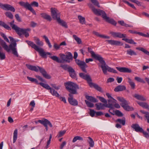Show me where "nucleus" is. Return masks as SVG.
<instances>
[{"label":"nucleus","instance_id":"56","mask_svg":"<svg viewBox=\"0 0 149 149\" xmlns=\"http://www.w3.org/2000/svg\"><path fill=\"white\" fill-rule=\"evenodd\" d=\"M115 114L116 116L121 117L123 116V114L122 113L118 110H116L115 111Z\"/></svg>","mask_w":149,"mask_h":149},{"label":"nucleus","instance_id":"62","mask_svg":"<svg viewBox=\"0 0 149 149\" xmlns=\"http://www.w3.org/2000/svg\"><path fill=\"white\" fill-rule=\"evenodd\" d=\"M31 6H33L35 7H37L38 6V3L36 1H33L30 4Z\"/></svg>","mask_w":149,"mask_h":149},{"label":"nucleus","instance_id":"48","mask_svg":"<svg viewBox=\"0 0 149 149\" xmlns=\"http://www.w3.org/2000/svg\"><path fill=\"white\" fill-rule=\"evenodd\" d=\"M27 78L29 81L31 82H35L36 84H39L38 81L36 79L29 77H27Z\"/></svg>","mask_w":149,"mask_h":149},{"label":"nucleus","instance_id":"39","mask_svg":"<svg viewBox=\"0 0 149 149\" xmlns=\"http://www.w3.org/2000/svg\"><path fill=\"white\" fill-rule=\"evenodd\" d=\"M35 40L36 43L38 46H41L43 45V42L42 41L40 40L39 38H35Z\"/></svg>","mask_w":149,"mask_h":149},{"label":"nucleus","instance_id":"49","mask_svg":"<svg viewBox=\"0 0 149 149\" xmlns=\"http://www.w3.org/2000/svg\"><path fill=\"white\" fill-rule=\"evenodd\" d=\"M128 104H127V105L123 106L122 107L124 109L127 111H131L132 110V108L130 107L128 105Z\"/></svg>","mask_w":149,"mask_h":149},{"label":"nucleus","instance_id":"45","mask_svg":"<svg viewBox=\"0 0 149 149\" xmlns=\"http://www.w3.org/2000/svg\"><path fill=\"white\" fill-rule=\"evenodd\" d=\"M88 138L89 140V141H88L89 146L91 147H93L94 145V141L93 140V139L90 137H88Z\"/></svg>","mask_w":149,"mask_h":149},{"label":"nucleus","instance_id":"6","mask_svg":"<svg viewBox=\"0 0 149 149\" xmlns=\"http://www.w3.org/2000/svg\"><path fill=\"white\" fill-rule=\"evenodd\" d=\"M14 21H13L10 22V24L12 29L15 30L18 35L21 36L22 34H24L26 37L29 36V35L28 32L30 31V29L20 28L14 24Z\"/></svg>","mask_w":149,"mask_h":149},{"label":"nucleus","instance_id":"16","mask_svg":"<svg viewBox=\"0 0 149 149\" xmlns=\"http://www.w3.org/2000/svg\"><path fill=\"white\" fill-rule=\"evenodd\" d=\"M112 99L110 98L108 100V104L107 103L106 105V107L111 108L112 109H113V104L114 103H115L116 100L114 99L113 97H112Z\"/></svg>","mask_w":149,"mask_h":149},{"label":"nucleus","instance_id":"13","mask_svg":"<svg viewBox=\"0 0 149 149\" xmlns=\"http://www.w3.org/2000/svg\"><path fill=\"white\" fill-rule=\"evenodd\" d=\"M88 52L90 53L91 56L94 58L96 60L98 61H99L102 59V57L99 54H95L94 52L92 50V49L89 47L87 48Z\"/></svg>","mask_w":149,"mask_h":149},{"label":"nucleus","instance_id":"26","mask_svg":"<svg viewBox=\"0 0 149 149\" xmlns=\"http://www.w3.org/2000/svg\"><path fill=\"white\" fill-rule=\"evenodd\" d=\"M12 44H10L9 45V47L10 48V50L11 49L12 52L13 54L16 57H18V54L17 51V49L15 47H12Z\"/></svg>","mask_w":149,"mask_h":149},{"label":"nucleus","instance_id":"41","mask_svg":"<svg viewBox=\"0 0 149 149\" xmlns=\"http://www.w3.org/2000/svg\"><path fill=\"white\" fill-rule=\"evenodd\" d=\"M116 122H118L123 125H124L125 123V119L124 117H123L122 119H118L116 120Z\"/></svg>","mask_w":149,"mask_h":149},{"label":"nucleus","instance_id":"23","mask_svg":"<svg viewBox=\"0 0 149 149\" xmlns=\"http://www.w3.org/2000/svg\"><path fill=\"white\" fill-rule=\"evenodd\" d=\"M117 99L121 102L120 105L122 107L123 106H124L127 105V104H129L128 102L123 97H118Z\"/></svg>","mask_w":149,"mask_h":149},{"label":"nucleus","instance_id":"63","mask_svg":"<svg viewBox=\"0 0 149 149\" xmlns=\"http://www.w3.org/2000/svg\"><path fill=\"white\" fill-rule=\"evenodd\" d=\"M15 17L17 20L19 22H21V19L18 14H16Z\"/></svg>","mask_w":149,"mask_h":149},{"label":"nucleus","instance_id":"11","mask_svg":"<svg viewBox=\"0 0 149 149\" xmlns=\"http://www.w3.org/2000/svg\"><path fill=\"white\" fill-rule=\"evenodd\" d=\"M76 63L79 66L82 70L85 73L87 72L86 68L88 67L86 63L84 61H82L78 59L75 60Z\"/></svg>","mask_w":149,"mask_h":149},{"label":"nucleus","instance_id":"30","mask_svg":"<svg viewBox=\"0 0 149 149\" xmlns=\"http://www.w3.org/2000/svg\"><path fill=\"white\" fill-rule=\"evenodd\" d=\"M86 98L87 100L93 102H97L98 101V100L92 96L86 95Z\"/></svg>","mask_w":149,"mask_h":149},{"label":"nucleus","instance_id":"44","mask_svg":"<svg viewBox=\"0 0 149 149\" xmlns=\"http://www.w3.org/2000/svg\"><path fill=\"white\" fill-rule=\"evenodd\" d=\"M61 67H62L65 70H67L68 71H69V69L72 68L70 66L66 64H61Z\"/></svg>","mask_w":149,"mask_h":149},{"label":"nucleus","instance_id":"43","mask_svg":"<svg viewBox=\"0 0 149 149\" xmlns=\"http://www.w3.org/2000/svg\"><path fill=\"white\" fill-rule=\"evenodd\" d=\"M0 25L3 27H4L5 29H6L8 30H10L11 28L7 25L5 23L2 22H0Z\"/></svg>","mask_w":149,"mask_h":149},{"label":"nucleus","instance_id":"12","mask_svg":"<svg viewBox=\"0 0 149 149\" xmlns=\"http://www.w3.org/2000/svg\"><path fill=\"white\" fill-rule=\"evenodd\" d=\"M0 7L5 10H10L13 12L15 11L14 8L10 5L7 4H3L0 2Z\"/></svg>","mask_w":149,"mask_h":149},{"label":"nucleus","instance_id":"53","mask_svg":"<svg viewBox=\"0 0 149 149\" xmlns=\"http://www.w3.org/2000/svg\"><path fill=\"white\" fill-rule=\"evenodd\" d=\"M6 16L11 19H12L13 18V15L9 12H7L5 13Z\"/></svg>","mask_w":149,"mask_h":149},{"label":"nucleus","instance_id":"1","mask_svg":"<svg viewBox=\"0 0 149 149\" xmlns=\"http://www.w3.org/2000/svg\"><path fill=\"white\" fill-rule=\"evenodd\" d=\"M88 5L95 14L101 16L103 18L106 22L114 26H116L117 24L116 22L113 19L107 17L106 13L104 11L95 8L93 5L91 3H88Z\"/></svg>","mask_w":149,"mask_h":149},{"label":"nucleus","instance_id":"33","mask_svg":"<svg viewBox=\"0 0 149 149\" xmlns=\"http://www.w3.org/2000/svg\"><path fill=\"white\" fill-rule=\"evenodd\" d=\"M122 40L125 41L126 42L131 44H136V42H134L132 39H129L127 38H123L122 39Z\"/></svg>","mask_w":149,"mask_h":149},{"label":"nucleus","instance_id":"14","mask_svg":"<svg viewBox=\"0 0 149 149\" xmlns=\"http://www.w3.org/2000/svg\"><path fill=\"white\" fill-rule=\"evenodd\" d=\"M110 33L114 38H124L126 37V35L118 32H114L111 31Z\"/></svg>","mask_w":149,"mask_h":149},{"label":"nucleus","instance_id":"42","mask_svg":"<svg viewBox=\"0 0 149 149\" xmlns=\"http://www.w3.org/2000/svg\"><path fill=\"white\" fill-rule=\"evenodd\" d=\"M127 79H128V81L131 88L133 89H134L135 87V83L132 81V80L130 78L128 77Z\"/></svg>","mask_w":149,"mask_h":149},{"label":"nucleus","instance_id":"57","mask_svg":"<svg viewBox=\"0 0 149 149\" xmlns=\"http://www.w3.org/2000/svg\"><path fill=\"white\" fill-rule=\"evenodd\" d=\"M1 35L3 37L4 40L6 41L7 42L9 43L10 41L8 38H7L6 36L3 33H0Z\"/></svg>","mask_w":149,"mask_h":149},{"label":"nucleus","instance_id":"22","mask_svg":"<svg viewBox=\"0 0 149 149\" xmlns=\"http://www.w3.org/2000/svg\"><path fill=\"white\" fill-rule=\"evenodd\" d=\"M68 72H69L70 76L71 78L73 79L76 78V72L72 67L69 69Z\"/></svg>","mask_w":149,"mask_h":149},{"label":"nucleus","instance_id":"36","mask_svg":"<svg viewBox=\"0 0 149 149\" xmlns=\"http://www.w3.org/2000/svg\"><path fill=\"white\" fill-rule=\"evenodd\" d=\"M2 48L0 47V59L1 60L4 59L6 58L5 54L2 52Z\"/></svg>","mask_w":149,"mask_h":149},{"label":"nucleus","instance_id":"51","mask_svg":"<svg viewBox=\"0 0 149 149\" xmlns=\"http://www.w3.org/2000/svg\"><path fill=\"white\" fill-rule=\"evenodd\" d=\"M91 2L95 6H97L98 8H100V6L99 3L97 0H90Z\"/></svg>","mask_w":149,"mask_h":149},{"label":"nucleus","instance_id":"60","mask_svg":"<svg viewBox=\"0 0 149 149\" xmlns=\"http://www.w3.org/2000/svg\"><path fill=\"white\" fill-rule=\"evenodd\" d=\"M104 113L102 111H99L96 112V114L95 115V117H97V116H101L104 115Z\"/></svg>","mask_w":149,"mask_h":149},{"label":"nucleus","instance_id":"61","mask_svg":"<svg viewBox=\"0 0 149 149\" xmlns=\"http://www.w3.org/2000/svg\"><path fill=\"white\" fill-rule=\"evenodd\" d=\"M58 98H59L61 101L65 103H66V101L65 97H62L60 96V97H58Z\"/></svg>","mask_w":149,"mask_h":149},{"label":"nucleus","instance_id":"34","mask_svg":"<svg viewBox=\"0 0 149 149\" xmlns=\"http://www.w3.org/2000/svg\"><path fill=\"white\" fill-rule=\"evenodd\" d=\"M136 49L139 51H141L144 53L145 54L149 56V52L142 47H137L136 48Z\"/></svg>","mask_w":149,"mask_h":149},{"label":"nucleus","instance_id":"5","mask_svg":"<svg viewBox=\"0 0 149 149\" xmlns=\"http://www.w3.org/2000/svg\"><path fill=\"white\" fill-rule=\"evenodd\" d=\"M79 76L82 79L87 81L90 86L91 87H93L96 90L100 92H102V88L98 85L92 82V79L90 75L86 74L83 73L79 74Z\"/></svg>","mask_w":149,"mask_h":149},{"label":"nucleus","instance_id":"64","mask_svg":"<svg viewBox=\"0 0 149 149\" xmlns=\"http://www.w3.org/2000/svg\"><path fill=\"white\" fill-rule=\"evenodd\" d=\"M114 81V79L113 78L111 77H110L107 80V83H109V82H112Z\"/></svg>","mask_w":149,"mask_h":149},{"label":"nucleus","instance_id":"59","mask_svg":"<svg viewBox=\"0 0 149 149\" xmlns=\"http://www.w3.org/2000/svg\"><path fill=\"white\" fill-rule=\"evenodd\" d=\"M35 77L41 82H45V81L39 75H35Z\"/></svg>","mask_w":149,"mask_h":149},{"label":"nucleus","instance_id":"58","mask_svg":"<svg viewBox=\"0 0 149 149\" xmlns=\"http://www.w3.org/2000/svg\"><path fill=\"white\" fill-rule=\"evenodd\" d=\"M28 9L30 10L33 14L35 15H36V12L32 8L31 5Z\"/></svg>","mask_w":149,"mask_h":149},{"label":"nucleus","instance_id":"15","mask_svg":"<svg viewBox=\"0 0 149 149\" xmlns=\"http://www.w3.org/2000/svg\"><path fill=\"white\" fill-rule=\"evenodd\" d=\"M106 41L109 44L111 45L121 46L123 45V44L121 42L117 40H107Z\"/></svg>","mask_w":149,"mask_h":149},{"label":"nucleus","instance_id":"18","mask_svg":"<svg viewBox=\"0 0 149 149\" xmlns=\"http://www.w3.org/2000/svg\"><path fill=\"white\" fill-rule=\"evenodd\" d=\"M47 90H50V92L54 96L56 97H60V95L54 89L51 88L50 86L47 84Z\"/></svg>","mask_w":149,"mask_h":149},{"label":"nucleus","instance_id":"8","mask_svg":"<svg viewBox=\"0 0 149 149\" xmlns=\"http://www.w3.org/2000/svg\"><path fill=\"white\" fill-rule=\"evenodd\" d=\"M26 42L29 45L38 52L42 57L43 58L46 57L47 53L42 48L39 47L33 42L31 41L26 40Z\"/></svg>","mask_w":149,"mask_h":149},{"label":"nucleus","instance_id":"7","mask_svg":"<svg viewBox=\"0 0 149 149\" xmlns=\"http://www.w3.org/2000/svg\"><path fill=\"white\" fill-rule=\"evenodd\" d=\"M99 62L101 65H100L99 64V66L101 68L102 72L104 74H107V70L110 72H113L114 73H117L116 70L109 67L106 64L103 58L102 59L99 61Z\"/></svg>","mask_w":149,"mask_h":149},{"label":"nucleus","instance_id":"54","mask_svg":"<svg viewBox=\"0 0 149 149\" xmlns=\"http://www.w3.org/2000/svg\"><path fill=\"white\" fill-rule=\"evenodd\" d=\"M97 97L101 102L104 103V104H107V100L104 97L101 96H97Z\"/></svg>","mask_w":149,"mask_h":149},{"label":"nucleus","instance_id":"3","mask_svg":"<svg viewBox=\"0 0 149 149\" xmlns=\"http://www.w3.org/2000/svg\"><path fill=\"white\" fill-rule=\"evenodd\" d=\"M60 56L62 60L59 59L58 57L55 56H49V57L52 60L56 61L58 63H62V60L68 63H70V60L73 59L72 55L70 52L67 53V55H65L63 54H60Z\"/></svg>","mask_w":149,"mask_h":149},{"label":"nucleus","instance_id":"31","mask_svg":"<svg viewBox=\"0 0 149 149\" xmlns=\"http://www.w3.org/2000/svg\"><path fill=\"white\" fill-rule=\"evenodd\" d=\"M35 123L37 124L38 123H40L43 125L47 128V119L45 118H42L41 120H39L38 121H35Z\"/></svg>","mask_w":149,"mask_h":149},{"label":"nucleus","instance_id":"10","mask_svg":"<svg viewBox=\"0 0 149 149\" xmlns=\"http://www.w3.org/2000/svg\"><path fill=\"white\" fill-rule=\"evenodd\" d=\"M132 128L134 129V130L137 132L142 133L144 136L147 138L149 137V134L146 132H145L142 127H140L139 124H134L131 125Z\"/></svg>","mask_w":149,"mask_h":149},{"label":"nucleus","instance_id":"46","mask_svg":"<svg viewBox=\"0 0 149 149\" xmlns=\"http://www.w3.org/2000/svg\"><path fill=\"white\" fill-rule=\"evenodd\" d=\"M83 138L82 137L79 136H77L74 138L72 141L73 143H74L77 140L83 141Z\"/></svg>","mask_w":149,"mask_h":149},{"label":"nucleus","instance_id":"20","mask_svg":"<svg viewBox=\"0 0 149 149\" xmlns=\"http://www.w3.org/2000/svg\"><path fill=\"white\" fill-rule=\"evenodd\" d=\"M126 89V87L125 86L119 85L114 88V91L115 92L122 91L125 90Z\"/></svg>","mask_w":149,"mask_h":149},{"label":"nucleus","instance_id":"21","mask_svg":"<svg viewBox=\"0 0 149 149\" xmlns=\"http://www.w3.org/2000/svg\"><path fill=\"white\" fill-rule=\"evenodd\" d=\"M106 104H102L101 103H98L95 104L97 110H99L101 109H104V107H106Z\"/></svg>","mask_w":149,"mask_h":149},{"label":"nucleus","instance_id":"2","mask_svg":"<svg viewBox=\"0 0 149 149\" xmlns=\"http://www.w3.org/2000/svg\"><path fill=\"white\" fill-rule=\"evenodd\" d=\"M64 85L66 89L70 93L69 94L70 97L68 100L74 98L73 94H77V90L79 89L78 86L76 83L72 82L69 81L64 83Z\"/></svg>","mask_w":149,"mask_h":149},{"label":"nucleus","instance_id":"55","mask_svg":"<svg viewBox=\"0 0 149 149\" xmlns=\"http://www.w3.org/2000/svg\"><path fill=\"white\" fill-rule=\"evenodd\" d=\"M95 114H96V111L93 109H90L89 113L90 116L92 117H93L95 116Z\"/></svg>","mask_w":149,"mask_h":149},{"label":"nucleus","instance_id":"19","mask_svg":"<svg viewBox=\"0 0 149 149\" xmlns=\"http://www.w3.org/2000/svg\"><path fill=\"white\" fill-rule=\"evenodd\" d=\"M116 69L120 72L130 73L132 72L131 69L125 67H116Z\"/></svg>","mask_w":149,"mask_h":149},{"label":"nucleus","instance_id":"29","mask_svg":"<svg viewBox=\"0 0 149 149\" xmlns=\"http://www.w3.org/2000/svg\"><path fill=\"white\" fill-rule=\"evenodd\" d=\"M93 33L97 36L101 38L106 39H109L110 38L109 36H106L104 35L100 34L99 33L95 31H93Z\"/></svg>","mask_w":149,"mask_h":149},{"label":"nucleus","instance_id":"47","mask_svg":"<svg viewBox=\"0 0 149 149\" xmlns=\"http://www.w3.org/2000/svg\"><path fill=\"white\" fill-rule=\"evenodd\" d=\"M134 79L138 82L142 83L143 84H145L146 83L145 81L143 80V79L141 78L140 77H135Z\"/></svg>","mask_w":149,"mask_h":149},{"label":"nucleus","instance_id":"52","mask_svg":"<svg viewBox=\"0 0 149 149\" xmlns=\"http://www.w3.org/2000/svg\"><path fill=\"white\" fill-rule=\"evenodd\" d=\"M66 132V131L65 130L60 131L59 132L58 135L57 136L58 138H59L65 134Z\"/></svg>","mask_w":149,"mask_h":149},{"label":"nucleus","instance_id":"24","mask_svg":"<svg viewBox=\"0 0 149 149\" xmlns=\"http://www.w3.org/2000/svg\"><path fill=\"white\" fill-rule=\"evenodd\" d=\"M19 4L22 6L23 7L26 9H28L31 5L29 3L26 2H24L23 1H21L19 2Z\"/></svg>","mask_w":149,"mask_h":149},{"label":"nucleus","instance_id":"17","mask_svg":"<svg viewBox=\"0 0 149 149\" xmlns=\"http://www.w3.org/2000/svg\"><path fill=\"white\" fill-rule=\"evenodd\" d=\"M0 43L4 49L7 52H9L10 51V49L9 47L6 43L3 40L0 38Z\"/></svg>","mask_w":149,"mask_h":149},{"label":"nucleus","instance_id":"50","mask_svg":"<svg viewBox=\"0 0 149 149\" xmlns=\"http://www.w3.org/2000/svg\"><path fill=\"white\" fill-rule=\"evenodd\" d=\"M85 102L86 105L88 107L92 108L94 107V105L93 103L86 100H85Z\"/></svg>","mask_w":149,"mask_h":149},{"label":"nucleus","instance_id":"9","mask_svg":"<svg viewBox=\"0 0 149 149\" xmlns=\"http://www.w3.org/2000/svg\"><path fill=\"white\" fill-rule=\"evenodd\" d=\"M26 66L29 69L38 72L39 70L43 76L45 78H47V74L45 70L42 68L38 66H35L26 64Z\"/></svg>","mask_w":149,"mask_h":149},{"label":"nucleus","instance_id":"25","mask_svg":"<svg viewBox=\"0 0 149 149\" xmlns=\"http://www.w3.org/2000/svg\"><path fill=\"white\" fill-rule=\"evenodd\" d=\"M137 103L140 106L143 108L147 109L149 111V105L146 102L138 101L137 102Z\"/></svg>","mask_w":149,"mask_h":149},{"label":"nucleus","instance_id":"27","mask_svg":"<svg viewBox=\"0 0 149 149\" xmlns=\"http://www.w3.org/2000/svg\"><path fill=\"white\" fill-rule=\"evenodd\" d=\"M133 96L137 99L139 100L142 101H146V99L142 95L135 94Z\"/></svg>","mask_w":149,"mask_h":149},{"label":"nucleus","instance_id":"40","mask_svg":"<svg viewBox=\"0 0 149 149\" xmlns=\"http://www.w3.org/2000/svg\"><path fill=\"white\" fill-rule=\"evenodd\" d=\"M73 37L78 44H80L81 43L82 41L81 39L76 35H74L73 36Z\"/></svg>","mask_w":149,"mask_h":149},{"label":"nucleus","instance_id":"38","mask_svg":"<svg viewBox=\"0 0 149 149\" xmlns=\"http://www.w3.org/2000/svg\"><path fill=\"white\" fill-rule=\"evenodd\" d=\"M8 38L10 39V40L12 43L11 44L12 45V47H13L16 48V47L17 43L13 38L11 36H9Z\"/></svg>","mask_w":149,"mask_h":149},{"label":"nucleus","instance_id":"28","mask_svg":"<svg viewBox=\"0 0 149 149\" xmlns=\"http://www.w3.org/2000/svg\"><path fill=\"white\" fill-rule=\"evenodd\" d=\"M68 101L69 103L72 105L76 106L78 104V102L77 100L74 98L68 99Z\"/></svg>","mask_w":149,"mask_h":149},{"label":"nucleus","instance_id":"37","mask_svg":"<svg viewBox=\"0 0 149 149\" xmlns=\"http://www.w3.org/2000/svg\"><path fill=\"white\" fill-rule=\"evenodd\" d=\"M17 129H15L14 132L13 133V143H15L17 138Z\"/></svg>","mask_w":149,"mask_h":149},{"label":"nucleus","instance_id":"4","mask_svg":"<svg viewBox=\"0 0 149 149\" xmlns=\"http://www.w3.org/2000/svg\"><path fill=\"white\" fill-rule=\"evenodd\" d=\"M51 12L52 16L54 20H56L58 23L62 26L65 28H68L66 22L60 19V13H58V10L55 8H51Z\"/></svg>","mask_w":149,"mask_h":149},{"label":"nucleus","instance_id":"32","mask_svg":"<svg viewBox=\"0 0 149 149\" xmlns=\"http://www.w3.org/2000/svg\"><path fill=\"white\" fill-rule=\"evenodd\" d=\"M127 54L130 56L136 55L137 54L134 51L131 49H128L126 51Z\"/></svg>","mask_w":149,"mask_h":149},{"label":"nucleus","instance_id":"35","mask_svg":"<svg viewBox=\"0 0 149 149\" xmlns=\"http://www.w3.org/2000/svg\"><path fill=\"white\" fill-rule=\"evenodd\" d=\"M78 18L79 20L80 23L81 24H86L85 19V17H83L81 15H79L78 16Z\"/></svg>","mask_w":149,"mask_h":149}]
</instances>
